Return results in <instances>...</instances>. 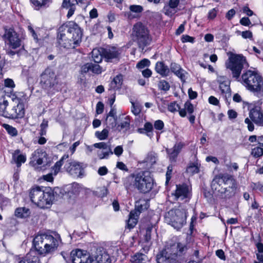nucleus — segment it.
Masks as SVG:
<instances>
[{"mask_svg": "<svg viewBox=\"0 0 263 263\" xmlns=\"http://www.w3.org/2000/svg\"><path fill=\"white\" fill-rule=\"evenodd\" d=\"M235 80L240 81L246 88L260 99H263V78L256 71L248 70L240 77L242 70L249 65L242 54L231 53L226 63Z\"/></svg>", "mask_w": 263, "mask_h": 263, "instance_id": "obj_1", "label": "nucleus"}, {"mask_svg": "<svg viewBox=\"0 0 263 263\" xmlns=\"http://www.w3.org/2000/svg\"><path fill=\"white\" fill-rule=\"evenodd\" d=\"M82 30L78 24L69 22L61 25L58 30L57 42L66 49L74 48L82 41Z\"/></svg>", "mask_w": 263, "mask_h": 263, "instance_id": "obj_2", "label": "nucleus"}, {"mask_svg": "<svg viewBox=\"0 0 263 263\" xmlns=\"http://www.w3.org/2000/svg\"><path fill=\"white\" fill-rule=\"evenodd\" d=\"M236 187L235 180L231 175L227 174L216 175L211 183V188L214 193L223 198L234 195Z\"/></svg>", "mask_w": 263, "mask_h": 263, "instance_id": "obj_3", "label": "nucleus"}, {"mask_svg": "<svg viewBox=\"0 0 263 263\" xmlns=\"http://www.w3.org/2000/svg\"><path fill=\"white\" fill-rule=\"evenodd\" d=\"M33 247L37 254L45 255L55 251L58 246L59 241L57 238L47 234L36 235L33 240Z\"/></svg>", "mask_w": 263, "mask_h": 263, "instance_id": "obj_4", "label": "nucleus"}, {"mask_svg": "<svg viewBox=\"0 0 263 263\" xmlns=\"http://www.w3.org/2000/svg\"><path fill=\"white\" fill-rule=\"evenodd\" d=\"M186 250V246L181 243L170 244L167 246L164 252L157 255V261L158 263H176L177 256L181 255Z\"/></svg>", "mask_w": 263, "mask_h": 263, "instance_id": "obj_5", "label": "nucleus"}, {"mask_svg": "<svg viewBox=\"0 0 263 263\" xmlns=\"http://www.w3.org/2000/svg\"><path fill=\"white\" fill-rule=\"evenodd\" d=\"M186 217L185 209L179 206L166 212L164 215V220L167 224L179 230L186 223Z\"/></svg>", "mask_w": 263, "mask_h": 263, "instance_id": "obj_6", "label": "nucleus"}, {"mask_svg": "<svg viewBox=\"0 0 263 263\" xmlns=\"http://www.w3.org/2000/svg\"><path fill=\"white\" fill-rule=\"evenodd\" d=\"M133 40L142 50L150 44L151 39L147 28L141 22L136 23L133 28Z\"/></svg>", "mask_w": 263, "mask_h": 263, "instance_id": "obj_7", "label": "nucleus"}, {"mask_svg": "<svg viewBox=\"0 0 263 263\" xmlns=\"http://www.w3.org/2000/svg\"><path fill=\"white\" fill-rule=\"evenodd\" d=\"M43 189L39 186L33 188L29 195L31 201L42 208L50 205L54 199L51 192H45Z\"/></svg>", "mask_w": 263, "mask_h": 263, "instance_id": "obj_8", "label": "nucleus"}, {"mask_svg": "<svg viewBox=\"0 0 263 263\" xmlns=\"http://www.w3.org/2000/svg\"><path fill=\"white\" fill-rule=\"evenodd\" d=\"M30 164L37 171H44L50 166L51 160L42 148H37L31 154Z\"/></svg>", "mask_w": 263, "mask_h": 263, "instance_id": "obj_9", "label": "nucleus"}, {"mask_svg": "<svg viewBox=\"0 0 263 263\" xmlns=\"http://www.w3.org/2000/svg\"><path fill=\"white\" fill-rule=\"evenodd\" d=\"M41 83L49 94L54 93L60 89L57 75L50 69H46L42 74Z\"/></svg>", "mask_w": 263, "mask_h": 263, "instance_id": "obj_10", "label": "nucleus"}, {"mask_svg": "<svg viewBox=\"0 0 263 263\" xmlns=\"http://www.w3.org/2000/svg\"><path fill=\"white\" fill-rule=\"evenodd\" d=\"M262 99L254 103V106L249 111V118L245 120V123L247 124V127L249 131L252 132L254 129V126L252 122L258 126H263V112L261 109V105L262 103Z\"/></svg>", "mask_w": 263, "mask_h": 263, "instance_id": "obj_11", "label": "nucleus"}, {"mask_svg": "<svg viewBox=\"0 0 263 263\" xmlns=\"http://www.w3.org/2000/svg\"><path fill=\"white\" fill-rule=\"evenodd\" d=\"M154 180L148 172L143 171L135 175L134 187L139 192L147 193L152 189Z\"/></svg>", "mask_w": 263, "mask_h": 263, "instance_id": "obj_12", "label": "nucleus"}, {"mask_svg": "<svg viewBox=\"0 0 263 263\" xmlns=\"http://www.w3.org/2000/svg\"><path fill=\"white\" fill-rule=\"evenodd\" d=\"M15 102L16 105H14L11 108L8 110L4 109V113L0 114V116L10 119L21 118L23 117L25 114V109L24 104L21 102L18 99H15L13 102Z\"/></svg>", "mask_w": 263, "mask_h": 263, "instance_id": "obj_13", "label": "nucleus"}, {"mask_svg": "<svg viewBox=\"0 0 263 263\" xmlns=\"http://www.w3.org/2000/svg\"><path fill=\"white\" fill-rule=\"evenodd\" d=\"M3 38L5 42L8 41L12 49H16L21 46V40L17 33L13 29H5Z\"/></svg>", "mask_w": 263, "mask_h": 263, "instance_id": "obj_14", "label": "nucleus"}, {"mask_svg": "<svg viewBox=\"0 0 263 263\" xmlns=\"http://www.w3.org/2000/svg\"><path fill=\"white\" fill-rule=\"evenodd\" d=\"M70 255L72 263H92V256L81 250H72Z\"/></svg>", "mask_w": 263, "mask_h": 263, "instance_id": "obj_15", "label": "nucleus"}, {"mask_svg": "<svg viewBox=\"0 0 263 263\" xmlns=\"http://www.w3.org/2000/svg\"><path fill=\"white\" fill-rule=\"evenodd\" d=\"M67 172L74 177H81L83 175V169L79 162L75 161H67L64 165Z\"/></svg>", "mask_w": 263, "mask_h": 263, "instance_id": "obj_16", "label": "nucleus"}, {"mask_svg": "<svg viewBox=\"0 0 263 263\" xmlns=\"http://www.w3.org/2000/svg\"><path fill=\"white\" fill-rule=\"evenodd\" d=\"M175 199H180L181 200L190 198L191 195V189L189 185L186 184L176 185V189L174 194Z\"/></svg>", "mask_w": 263, "mask_h": 263, "instance_id": "obj_17", "label": "nucleus"}, {"mask_svg": "<svg viewBox=\"0 0 263 263\" xmlns=\"http://www.w3.org/2000/svg\"><path fill=\"white\" fill-rule=\"evenodd\" d=\"M103 57L107 62L112 59L118 58L120 54V50L115 47H110L107 48H101Z\"/></svg>", "mask_w": 263, "mask_h": 263, "instance_id": "obj_18", "label": "nucleus"}, {"mask_svg": "<svg viewBox=\"0 0 263 263\" xmlns=\"http://www.w3.org/2000/svg\"><path fill=\"white\" fill-rule=\"evenodd\" d=\"M92 263H111V259L108 254L104 250L98 251L92 256Z\"/></svg>", "mask_w": 263, "mask_h": 263, "instance_id": "obj_19", "label": "nucleus"}, {"mask_svg": "<svg viewBox=\"0 0 263 263\" xmlns=\"http://www.w3.org/2000/svg\"><path fill=\"white\" fill-rule=\"evenodd\" d=\"M183 146V144L181 143H178L176 144L173 148L172 149H166V152L167 154L169 155V158L171 161L175 162L176 158L180 152L181 149Z\"/></svg>", "mask_w": 263, "mask_h": 263, "instance_id": "obj_20", "label": "nucleus"}, {"mask_svg": "<svg viewBox=\"0 0 263 263\" xmlns=\"http://www.w3.org/2000/svg\"><path fill=\"white\" fill-rule=\"evenodd\" d=\"M18 263H40V259L36 251L31 250Z\"/></svg>", "mask_w": 263, "mask_h": 263, "instance_id": "obj_21", "label": "nucleus"}, {"mask_svg": "<svg viewBox=\"0 0 263 263\" xmlns=\"http://www.w3.org/2000/svg\"><path fill=\"white\" fill-rule=\"evenodd\" d=\"M170 69L172 72L179 78L182 81H185V71L179 64L175 63H172L170 66Z\"/></svg>", "mask_w": 263, "mask_h": 263, "instance_id": "obj_22", "label": "nucleus"}, {"mask_svg": "<svg viewBox=\"0 0 263 263\" xmlns=\"http://www.w3.org/2000/svg\"><path fill=\"white\" fill-rule=\"evenodd\" d=\"M155 70L163 77L167 76L170 72L168 67L167 66L165 65L163 62H157L156 63Z\"/></svg>", "mask_w": 263, "mask_h": 263, "instance_id": "obj_23", "label": "nucleus"}, {"mask_svg": "<svg viewBox=\"0 0 263 263\" xmlns=\"http://www.w3.org/2000/svg\"><path fill=\"white\" fill-rule=\"evenodd\" d=\"M139 212L137 211H131L129 215V218L127 221V227L131 229L135 227L138 222L139 218Z\"/></svg>", "mask_w": 263, "mask_h": 263, "instance_id": "obj_24", "label": "nucleus"}, {"mask_svg": "<svg viewBox=\"0 0 263 263\" xmlns=\"http://www.w3.org/2000/svg\"><path fill=\"white\" fill-rule=\"evenodd\" d=\"M19 150L15 151L12 155V161L16 164L17 166L20 167L22 163L25 162L26 160V156L20 154Z\"/></svg>", "mask_w": 263, "mask_h": 263, "instance_id": "obj_25", "label": "nucleus"}, {"mask_svg": "<svg viewBox=\"0 0 263 263\" xmlns=\"http://www.w3.org/2000/svg\"><path fill=\"white\" fill-rule=\"evenodd\" d=\"M29 209L26 207H19L15 209L14 215L19 218H26L30 215Z\"/></svg>", "mask_w": 263, "mask_h": 263, "instance_id": "obj_26", "label": "nucleus"}, {"mask_svg": "<svg viewBox=\"0 0 263 263\" xmlns=\"http://www.w3.org/2000/svg\"><path fill=\"white\" fill-rule=\"evenodd\" d=\"M194 111L193 105L190 101H186L184 104V108H181L179 110V115L181 117H185L187 112L189 114L191 115Z\"/></svg>", "mask_w": 263, "mask_h": 263, "instance_id": "obj_27", "label": "nucleus"}, {"mask_svg": "<svg viewBox=\"0 0 263 263\" xmlns=\"http://www.w3.org/2000/svg\"><path fill=\"white\" fill-rule=\"evenodd\" d=\"M147 259V256L144 254L137 253L131 257L130 260L132 263H145Z\"/></svg>", "mask_w": 263, "mask_h": 263, "instance_id": "obj_28", "label": "nucleus"}, {"mask_svg": "<svg viewBox=\"0 0 263 263\" xmlns=\"http://www.w3.org/2000/svg\"><path fill=\"white\" fill-rule=\"evenodd\" d=\"M149 206L148 200H146L143 199H140L138 201H137L136 203V209L135 211L139 212V214L140 213L148 209Z\"/></svg>", "mask_w": 263, "mask_h": 263, "instance_id": "obj_29", "label": "nucleus"}, {"mask_svg": "<svg viewBox=\"0 0 263 263\" xmlns=\"http://www.w3.org/2000/svg\"><path fill=\"white\" fill-rule=\"evenodd\" d=\"M103 54L101 49H94L91 52V57L96 63H99L102 60Z\"/></svg>", "mask_w": 263, "mask_h": 263, "instance_id": "obj_30", "label": "nucleus"}, {"mask_svg": "<svg viewBox=\"0 0 263 263\" xmlns=\"http://www.w3.org/2000/svg\"><path fill=\"white\" fill-rule=\"evenodd\" d=\"M8 104V101L6 100L5 91L0 90V114L4 113V110L6 109Z\"/></svg>", "mask_w": 263, "mask_h": 263, "instance_id": "obj_31", "label": "nucleus"}, {"mask_svg": "<svg viewBox=\"0 0 263 263\" xmlns=\"http://www.w3.org/2000/svg\"><path fill=\"white\" fill-rule=\"evenodd\" d=\"M158 160V155L154 152L149 153L145 158V162L150 165L155 164Z\"/></svg>", "mask_w": 263, "mask_h": 263, "instance_id": "obj_32", "label": "nucleus"}, {"mask_svg": "<svg viewBox=\"0 0 263 263\" xmlns=\"http://www.w3.org/2000/svg\"><path fill=\"white\" fill-rule=\"evenodd\" d=\"M135 175L127 177L124 180V185L127 189L134 187Z\"/></svg>", "mask_w": 263, "mask_h": 263, "instance_id": "obj_33", "label": "nucleus"}, {"mask_svg": "<svg viewBox=\"0 0 263 263\" xmlns=\"http://www.w3.org/2000/svg\"><path fill=\"white\" fill-rule=\"evenodd\" d=\"M30 2L33 5L35 9L38 10L42 7L48 5L50 0H30Z\"/></svg>", "mask_w": 263, "mask_h": 263, "instance_id": "obj_34", "label": "nucleus"}, {"mask_svg": "<svg viewBox=\"0 0 263 263\" xmlns=\"http://www.w3.org/2000/svg\"><path fill=\"white\" fill-rule=\"evenodd\" d=\"M130 120L128 116L126 117L125 120L122 121L120 125L118 126V129L119 131L123 130L127 131L129 128Z\"/></svg>", "mask_w": 263, "mask_h": 263, "instance_id": "obj_35", "label": "nucleus"}, {"mask_svg": "<svg viewBox=\"0 0 263 263\" xmlns=\"http://www.w3.org/2000/svg\"><path fill=\"white\" fill-rule=\"evenodd\" d=\"M122 82V77L121 75H118L114 78L113 81L111 83V87L114 89H119Z\"/></svg>", "mask_w": 263, "mask_h": 263, "instance_id": "obj_36", "label": "nucleus"}, {"mask_svg": "<svg viewBox=\"0 0 263 263\" xmlns=\"http://www.w3.org/2000/svg\"><path fill=\"white\" fill-rule=\"evenodd\" d=\"M113 152L110 147V146H107V148L103 149L100 153H98V156L100 159H102L107 158L110 155H112Z\"/></svg>", "mask_w": 263, "mask_h": 263, "instance_id": "obj_37", "label": "nucleus"}, {"mask_svg": "<svg viewBox=\"0 0 263 263\" xmlns=\"http://www.w3.org/2000/svg\"><path fill=\"white\" fill-rule=\"evenodd\" d=\"M108 129L105 128L101 132L97 131L95 133V136L100 140L106 139L108 135Z\"/></svg>", "mask_w": 263, "mask_h": 263, "instance_id": "obj_38", "label": "nucleus"}, {"mask_svg": "<svg viewBox=\"0 0 263 263\" xmlns=\"http://www.w3.org/2000/svg\"><path fill=\"white\" fill-rule=\"evenodd\" d=\"M251 155L255 157L258 158L263 155V148L256 146L252 149Z\"/></svg>", "mask_w": 263, "mask_h": 263, "instance_id": "obj_39", "label": "nucleus"}, {"mask_svg": "<svg viewBox=\"0 0 263 263\" xmlns=\"http://www.w3.org/2000/svg\"><path fill=\"white\" fill-rule=\"evenodd\" d=\"M151 62L147 59H144L137 63L136 67L139 69L147 67L150 65Z\"/></svg>", "mask_w": 263, "mask_h": 263, "instance_id": "obj_40", "label": "nucleus"}, {"mask_svg": "<svg viewBox=\"0 0 263 263\" xmlns=\"http://www.w3.org/2000/svg\"><path fill=\"white\" fill-rule=\"evenodd\" d=\"M3 127L7 130L8 133L12 136H16L17 135L16 129L12 126L7 124H4Z\"/></svg>", "mask_w": 263, "mask_h": 263, "instance_id": "obj_41", "label": "nucleus"}, {"mask_svg": "<svg viewBox=\"0 0 263 263\" xmlns=\"http://www.w3.org/2000/svg\"><path fill=\"white\" fill-rule=\"evenodd\" d=\"M167 109L171 112L179 111L181 109L180 106L175 101L170 103L168 105Z\"/></svg>", "mask_w": 263, "mask_h": 263, "instance_id": "obj_42", "label": "nucleus"}, {"mask_svg": "<svg viewBox=\"0 0 263 263\" xmlns=\"http://www.w3.org/2000/svg\"><path fill=\"white\" fill-rule=\"evenodd\" d=\"M64 159V157H63L59 161H57L53 167H52V170L54 172V175L55 176L57 175L58 172L60 171V169L61 166L63 164V160Z\"/></svg>", "mask_w": 263, "mask_h": 263, "instance_id": "obj_43", "label": "nucleus"}, {"mask_svg": "<svg viewBox=\"0 0 263 263\" xmlns=\"http://www.w3.org/2000/svg\"><path fill=\"white\" fill-rule=\"evenodd\" d=\"M158 87L160 90L167 91L170 89V85L166 81L161 80L158 83Z\"/></svg>", "mask_w": 263, "mask_h": 263, "instance_id": "obj_44", "label": "nucleus"}, {"mask_svg": "<svg viewBox=\"0 0 263 263\" xmlns=\"http://www.w3.org/2000/svg\"><path fill=\"white\" fill-rule=\"evenodd\" d=\"M230 82H227L225 83L219 84V88L221 91V92L223 93H230L231 92V89L230 87Z\"/></svg>", "mask_w": 263, "mask_h": 263, "instance_id": "obj_45", "label": "nucleus"}, {"mask_svg": "<svg viewBox=\"0 0 263 263\" xmlns=\"http://www.w3.org/2000/svg\"><path fill=\"white\" fill-rule=\"evenodd\" d=\"M117 118L106 117V123L109 127L114 128L116 126Z\"/></svg>", "mask_w": 263, "mask_h": 263, "instance_id": "obj_46", "label": "nucleus"}, {"mask_svg": "<svg viewBox=\"0 0 263 263\" xmlns=\"http://www.w3.org/2000/svg\"><path fill=\"white\" fill-rule=\"evenodd\" d=\"M90 71L96 74H100L102 72V68L98 63L93 64L91 63V66H90Z\"/></svg>", "mask_w": 263, "mask_h": 263, "instance_id": "obj_47", "label": "nucleus"}, {"mask_svg": "<svg viewBox=\"0 0 263 263\" xmlns=\"http://www.w3.org/2000/svg\"><path fill=\"white\" fill-rule=\"evenodd\" d=\"M25 52L24 49H21L17 51H13L12 49H8L7 50V54L9 55L11 58H13V56L15 54H17L18 56H20L23 52Z\"/></svg>", "mask_w": 263, "mask_h": 263, "instance_id": "obj_48", "label": "nucleus"}, {"mask_svg": "<svg viewBox=\"0 0 263 263\" xmlns=\"http://www.w3.org/2000/svg\"><path fill=\"white\" fill-rule=\"evenodd\" d=\"M173 165H169L167 166V172L166 173V182L165 183L167 184L168 182L170 181L171 178V175L173 171Z\"/></svg>", "mask_w": 263, "mask_h": 263, "instance_id": "obj_49", "label": "nucleus"}, {"mask_svg": "<svg viewBox=\"0 0 263 263\" xmlns=\"http://www.w3.org/2000/svg\"><path fill=\"white\" fill-rule=\"evenodd\" d=\"M152 229L153 226H148L146 229L145 240L146 242H149L151 240V233Z\"/></svg>", "mask_w": 263, "mask_h": 263, "instance_id": "obj_50", "label": "nucleus"}, {"mask_svg": "<svg viewBox=\"0 0 263 263\" xmlns=\"http://www.w3.org/2000/svg\"><path fill=\"white\" fill-rule=\"evenodd\" d=\"M129 9L131 11L135 13H140L143 10V7L140 5H131L129 7Z\"/></svg>", "mask_w": 263, "mask_h": 263, "instance_id": "obj_51", "label": "nucleus"}, {"mask_svg": "<svg viewBox=\"0 0 263 263\" xmlns=\"http://www.w3.org/2000/svg\"><path fill=\"white\" fill-rule=\"evenodd\" d=\"M251 186L253 190H258L259 191H263V185L260 182L252 183Z\"/></svg>", "mask_w": 263, "mask_h": 263, "instance_id": "obj_52", "label": "nucleus"}, {"mask_svg": "<svg viewBox=\"0 0 263 263\" xmlns=\"http://www.w3.org/2000/svg\"><path fill=\"white\" fill-rule=\"evenodd\" d=\"M186 171L189 173L193 174L198 173L199 168L197 166L193 164L192 165H191L187 168Z\"/></svg>", "mask_w": 263, "mask_h": 263, "instance_id": "obj_53", "label": "nucleus"}, {"mask_svg": "<svg viewBox=\"0 0 263 263\" xmlns=\"http://www.w3.org/2000/svg\"><path fill=\"white\" fill-rule=\"evenodd\" d=\"M28 29L29 32L31 33V35L33 37L34 40L37 42L39 41L37 35V30H34L33 28L31 26H28Z\"/></svg>", "mask_w": 263, "mask_h": 263, "instance_id": "obj_54", "label": "nucleus"}, {"mask_svg": "<svg viewBox=\"0 0 263 263\" xmlns=\"http://www.w3.org/2000/svg\"><path fill=\"white\" fill-rule=\"evenodd\" d=\"M154 127L157 130H162L164 127V123L162 121L158 120L155 121Z\"/></svg>", "mask_w": 263, "mask_h": 263, "instance_id": "obj_55", "label": "nucleus"}, {"mask_svg": "<svg viewBox=\"0 0 263 263\" xmlns=\"http://www.w3.org/2000/svg\"><path fill=\"white\" fill-rule=\"evenodd\" d=\"M217 11L218 10L215 8L210 10L208 15V18L210 20L214 19L217 15Z\"/></svg>", "mask_w": 263, "mask_h": 263, "instance_id": "obj_56", "label": "nucleus"}, {"mask_svg": "<svg viewBox=\"0 0 263 263\" xmlns=\"http://www.w3.org/2000/svg\"><path fill=\"white\" fill-rule=\"evenodd\" d=\"M104 110V104L101 102H99L96 105V113L97 114H101Z\"/></svg>", "mask_w": 263, "mask_h": 263, "instance_id": "obj_57", "label": "nucleus"}, {"mask_svg": "<svg viewBox=\"0 0 263 263\" xmlns=\"http://www.w3.org/2000/svg\"><path fill=\"white\" fill-rule=\"evenodd\" d=\"M141 109L138 105H136L134 103H132V112L135 115H138L140 114Z\"/></svg>", "mask_w": 263, "mask_h": 263, "instance_id": "obj_58", "label": "nucleus"}, {"mask_svg": "<svg viewBox=\"0 0 263 263\" xmlns=\"http://www.w3.org/2000/svg\"><path fill=\"white\" fill-rule=\"evenodd\" d=\"M93 146L95 148H100V149H106L107 148V146H108L106 143L102 142L99 143H95Z\"/></svg>", "mask_w": 263, "mask_h": 263, "instance_id": "obj_59", "label": "nucleus"}, {"mask_svg": "<svg viewBox=\"0 0 263 263\" xmlns=\"http://www.w3.org/2000/svg\"><path fill=\"white\" fill-rule=\"evenodd\" d=\"M90 66H91V63H87L81 67V72L82 73H87L88 71H90Z\"/></svg>", "mask_w": 263, "mask_h": 263, "instance_id": "obj_60", "label": "nucleus"}, {"mask_svg": "<svg viewBox=\"0 0 263 263\" xmlns=\"http://www.w3.org/2000/svg\"><path fill=\"white\" fill-rule=\"evenodd\" d=\"M241 34L243 39H249L251 40L252 39V33L249 30L242 31L241 32Z\"/></svg>", "mask_w": 263, "mask_h": 263, "instance_id": "obj_61", "label": "nucleus"}, {"mask_svg": "<svg viewBox=\"0 0 263 263\" xmlns=\"http://www.w3.org/2000/svg\"><path fill=\"white\" fill-rule=\"evenodd\" d=\"M5 86L7 87L13 88L15 86L13 81L11 79H7L4 82Z\"/></svg>", "mask_w": 263, "mask_h": 263, "instance_id": "obj_62", "label": "nucleus"}, {"mask_svg": "<svg viewBox=\"0 0 263 263\" xmlns=\"http://www.w3.org/2000/svg\"><path fill=\"white\" fill-rule=\"evenodd\" d=\"M9 203L10 201L8 198L0 195V204L2 206H6Z\"/></svg>", "mask_w": 263, "mask_h": 263, "instance_id": "obj_63", "label": "nucleus"}, {"mask_svg": "<svg viewBox=\"0 0 263 263\" xmlns=\"http://www.w3.org/2000/svg\"><path fill=\"white\" fill-rule=\"evenodd\" d=\"M123 152V149L122 146L121 145H119V146H117V147H115L114 153H115V154L116 156L119 157L122 154Z\"/></svg>", "mask_w": 263, "mask_h": 263, "instance_id": "obj_64", "label": "nucleus"}]
</instances>
